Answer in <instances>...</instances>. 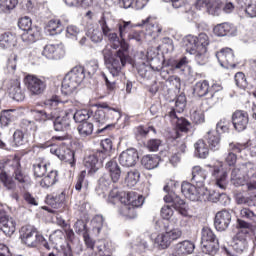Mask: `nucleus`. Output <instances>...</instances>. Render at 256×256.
I'll use <instances>...</instances> for the list:
<instances>
[{"label": "nucleus", "instance_id": "f257e3e1", "mask_svg": "<svg viewBox=\"0 0 256 256\" xmlns=\"http://www.w3.org/2000/svg\"><path fill=\"white\" fill-rule=\"evenodd\" d=\"M65 103H71L69 100L61 101L59 100V97L54 96L52 98L47 99L44 104L48 109H51L52 111L47 110H33V116L36 121H39V123H45V121H53L54 125V131H62L65 133V131H69L71 129V120L73 119V109H68L65 112L64 116H58L57 112H55V109L59 107V105H65Z\"/></svg>", "mask_w": 256, "mask_h": 256}, {"label": "nucleus", "instance_id": "f03ea898", "mask_svg": "<svg viewBox=\"0 0 256 256\" xmlns=\"http://www.w3.org/2000/svg\"><path fill=\"white\" fill-rule=\"evenodd\" d=\"M100 27L103 31L104 37L111 44L112 49H123L124 53L129 51V44L125 40V35L133 29V24L131 21H123L118 24L119 35L117 34V29L115 28V20L107 18L105 15L99 21Z\"/></svg>", "mask_w": 256, "mask_h": 256}, {"label": "nucleus", "instance_id": "7ed1b4c3", "mask_svg": "<svg viewBox=\"0 0 256 256\" xmlns=\"http://www.w3.org/2000/svg\"><path fill=\"white\" fill-rule=\"evenodd\" d=\"M109 203L115 205L116 201H120L122 206L119 209L120 215L126 217L127 219H135L137 217V211L145 203V198L134 191L129 192H119L117 189H113L108 197Z\"/></svg>", "mask_w": 256, "mask_h": 256}, {"label": "nucleus", "instance_id": "20e7f679", "mask_svg": "<svg viewBox=\"0 0 256 256\" xmlns=\"http://www.w3.org/2000/svg\"><path fill=\"white\" fill-rule=\"evenodd\" d=\"M102 55L104 57V62L106 68L112 77H119V73H121V67H125L127 61H129V50H123V48H119L113 56V52L110 48H104L102 50Z\"/></svg>", "mask_w": 256, "mask_h": 256}, {"label": "nucleus", "instance_id": "39448f33", "mask_svg": "<svg viewBox=\"0 0 256 256\" xmlns=\"http://www.w3.org/2000/svg\"><path fill=\"white\" fill-rule=\"evenodd\" d=\"M254 179H256V166L250 162L240 164L232 170L231 183L235 187H241Z\"/></svg>", "mask_w": 256, "mask_h": 256}, {"label": "nucleus", "instance_id": "423d86ee", "mask_svg": "<svg viewBox=\"0 0 256 256\" xmlns=\"http://www.w3.org/2000/svg\"><path fill=\"white\" fill-rule=\"evenodd\" d=\"M86 78L85 68L82 66L74 67L66 74L62 81V93L64 95H71L75 93L77 87L83 83Z\"/></svg>", "mask_w": 256, "mask_h": 256}, {"label": "nucleus", "instance_id": "0eeeda50", "mask_svg": "<svg viewBox=\"0 0 256 256\" xmlns=\"http://www.w3.org/2000/svg\"><path fill=\"white\" fill-rule=\"evenodd\" d=\"M20 239L26 247L35 248L40 243L44 249L51 251V245H49L47 239L43 235H40L33 226H23L20 230Z\"/></svg>", "mask_w": 256, "mask_h": 256}, {"label": "nucleus", "instance_id": "6e6552de", "mask_svg": "<svg viewBox=\"0 0 256 256\" xmlns=\"http://www.w3.org/2000/svg\"><path fill=\"white\" fill-rule=\"evenodd\" d=\"M186 105L187 98L185 95L181 94L176 98L175 108H172L168 113V117L171 118L172 123L176 124V129L182 133H187L191 127V123L187 119L177 116V113H183V111H185Z\"/></svg>", "mask_w": 256, "mask_h": 256}, {"label": "nucleus", "instance_id": "1a4fd4ad", "mask_svg": "<svg viewBox=\"0 0 256 256\" xmlns=\"http://www.w3.org/2000/svg\"><path fill=\"white\" fill-rule=\"evenodd\" d=\"M201 245L202 251L203 253H206V255H217V252L219 251V240L211 228H202Z\"/></svg>", "mask_w": 256, "mask_h": 256}, {"label": "nucleus", "instance_id": "9d476101", "mask_svg": "<svg viewBox=\"0 0 256 256\" xmlns=\"http://www.w3.org/2000/svg\"><path fill=\"white\" fill-rule=\"evenodd\" d=\"M175 185L174 181H170L166 186H164V191L166 193H169L164 197L165 203H172L173 209L178 211L182 215V217H188L189 212L187 211V204L181 197L173 194V190L171 189V186Z\"/></svg>", "mask_w": 256, "mask_h": 256}, {"label": "nucleus", "instance_id": "9b49d317", "mask_svg": "<svg viewBox=\"0 0 256 256\" xmlns=\"http://www.w3.org/2000/svg\"><path fill=\"white\" fill-rule=\"evenodd\" d=\"M24 84L32 95H43L47 89V79L28 74L24 78Z\"/></svg>", "mask_w": 256, "mask_h": 256}, {"label": "nucleus", "instance_id": "f8f14e48", "mask_svg": "<svg viewBox=\"0 0 256 256\" xmlns=\"http://www.w3.org/2000/svg\"><path fill=\"white\" fill-rule=\"evenodd\" d=\"M121 112L109 107L107 103L99 104V109L94 113L93 119L98 125H105L108 119H119Z\"/></svg>", "mask_w": 256, "mask_h": 256}, {"label": "nucleus", "instance_id": "ddd939ff", "mask_svg": "<svg viewBox=\"0 0 256 256\" xmlns=\"http://www.w3.org/2000/svg\"><path fill=\"white\" fill-rule=\"evenodd\" d=\"M181 191L186 199L190 201H201L205 199V188L195 186L189 182L184 181L181 185Z\"/></svg>", "mask_w": 256, "mask_h": 256}, {"label": "nucleus", "instance_id": "4468645a", "mask_svg": "<svg viewBox=\"0 0 256 256\" xmlns=\"http://www.w3.org/2000/svg\"><path fill=\"white\" fill-rule=\"evenodd\" d=\"M9 161H11V158L0 160V181L7 191H15L17 189V184H15V181L7 175V173H11V165H9Z\"/></svg>", "mask_w": 256, "mask_h": 256}, {"label": "nucleus", "instance_id": "2eb2a0df", "mask_svg": "<svg viewBox=\"0 0 256 256\" xmlns=\"http://www.w3.org/2000/svg\"><path fill=\"white\" fill-rule=\"evenodd\" d=\"M248 236L249 230H240L233 237L232 249L238 255H243V253H247V251H249V242L247 241Z\"/></svg>", "mask_w": 256, "mask_h": 256}, {"label": "nucleus", "instance_id": "dca6fc26", "mask_svg": "<svg viewBox=\"0 0 256 256\" xmlns=\"http://www.w3.org/2000/svg\"><path fill=\"white\" fill-rule=\"evenodd\" d=\"M216 58L218 63L224 69H235L237 67V62H235V52L231 48H222L216 53Z\"/></svg>", "mask_w": 256, "mask_h": 256}, {"label": "nucleus", "instance_id": "f3484780", "mask_svg": "<svg viewBox=\"0 0 256 256\" xmlns=\"http://www.w3.org/2000/svg\"><path fill=\"white\" fill-rule=\"evenodd\" d=\"M42 55L43 57H46V59L57 61L65 57V48L63 47L62 43L47 44L42 51Z\"/></svg>", "mask_w": 256, "mask_h": 256}, {"label": "nucleus", "instance_id": "a211bd4d", "mask_svg": "<svg viewBox=\"0 0 256 256\" xmlns=\"http://www.w3.org/2000/svg\"><path fill=\"white\" fill-rule=\"evenodd\" d=\"M17 227V223L13 217L7 215V212L4 210H0V231L11 237L13 233H15V229Z\"/></svg>", "mask_w": 256, "mask_h": 256}, {"label": "nucleus", "instance_id": "6ab92c4d", "mask_svg": "<svg viewBox=\"0 0 256 256\" xmlns=\"http://www.w3.org/2000/svg\"><path fill=\"white\" fill-rule=\"evenodd\" d=\"M137 161H139V153L135 148L125 150L119 156V163L122 167H135Z\"/></svg>", "mask_w": 256, "mask_h": 256}, {"label": "nucleus", "instance_id": "aec40b11", "mask_svg": "<svg viewBox=\"0 0 256 256\" xmlns=\"http://www.w3.org/2000/svg\"><path fill=\"white\" fill-rule=\"evenodd\" d=\"M232 123L236 131H245L249 125V114L245 111L237 110L232 114Z\"/></svg>", "mask_w": 256, "mask_h": 256}, {"label": "nucleus", "instance_id": "412c9836", "mask_svg": "<svg viewBox=\"0 0 256 256\" xmlns=\"http://www.w3.org/2000/svg\"><path fill=\"white\" fill-rule=\"evenodd\" d=\"M231 225V213L227 210H222L216 213L214 226L217 231H227Z\"/></svg>", "mask_w": 256, "mask_h": 256}, {"label": "nucleus", "instance_id": "4be33fe9", "mask_svg": "<svg viewBox=\"0 0 256 256\" xmlns=\"http://www.w3.org/2000/svg\"><path fill=\"white\" fill-rule=\"evenodd\" d=\"M8 93L14 101L25 100V90L21 88V81L19 79L10 80L8 83Z\"/></svg>", "mask_w": 256, "mask_h": 256}, {"label": "nucleus", "instance_id": "5701e85b", "mask_svg": "<svg viewBox=\"0 0 256 256\" xmlns=\"http://www.w3.org/2000/svg\"><path fill=\"white\" fill-rule=\"evenodd\" d=\"M106 171H108L111 181L113 183H118L121 179V166L117 163V160L112 159L106 163Z\"/></svg>", "mask_w": 256, "mask_h": 256}, {"label": "nucleus", "instance_id": "b1692460", "mask_svg": "<svg viewBox=\"0 0 256 256\" xmlns=\"http://www.w3.org/2000/svg\"><path fill=\"white\" fill-rule=\"evenodd\" d=\"M205 179H207V170L200 166H195L192 169V181L197 187L205 189Z\"/></svg>", "mask_w": 256, "mask_h": 256}, {"label": "nucleus", "instance_id": "393cba45", "mask_svg": "<svg viewBox=\"0 0 256 256\" xmlns=\"http://www.w3.org/2000/svg\"><path fill=\"white\" fill-rule=\"evenodd\" d=\"M210 171H212V175L214 176L216 185L219 189H227V172L221 170V168L217 166L210 167Z\"/></svg>", "mask_w": 256, "mask_h": 256}, {"label": "nucleus", "instance_id": "a878e982", "mask_svg": "<svg viewBox=\"0 0 256 256\" xmlns=\"http://www.w3.org/2000/svg\"><path fill=\"white\" fill-rule=\"evenodd\" d=\"M232 151L235 153H248L250 157H256V143L253 141H248L244 144H234Z\"/></svg>", "mask_w": 256, "mask_h": 256}, {"label": "nucleus", "instance_id": "bb28decb", "mask_svg": "<svg viewBox=\"0 0 256 256\" xmlns=\"http://www.w3.org/2000/svg\"><path fill=\"white\" fill-rule=\"evenodd\" d=\"M205 140L208 143L211 151H219L221 147V135L217 131L210 130L205 135Z\"/></svg>", "mask_w": 256, "mask_h": 256}, {"label": "nucleus", "instance_id": "cd10ccee", "mask_svg": "<svg viewBox=\"0 0 256 256\" xmlns=\"http://www.w3.org/2000/svg\"><path fill=\"white\" fill-rule=\"evenodd\" d=\"M174 249L177 250L180 256L191 255L195 251V244L189 240H185L177 243Z\"/></svg>", "mask_w": 256, "mask_h": 256}, {"label": "nucleus", "instance_id": "c85d7f7f", "mask_svg": "<svg viewBox=\"0 0 256 256\" xmlns=\"http://www.w3.org/2000/svg\"><path fill=\"white\" fill-rule=\"evenodd\" d=\"M17 45V37L11 32H4L0 35L1 49H11Z\"/></svg>", "mask_w": 256, "mask_h": 256}, {"label": "nucleus", "instance_id": "c756f323", "mask_svg": "<svg viewBox=\"0 0 256 256\" xmlns=\"http://www.w3.org/2000/svg\"><path fill=\"white\" fill-rule=\"evenodd\" d=\"M176 150L177 153H174L170 157V163L173 167H176L177 164L181 163V153H185V151H187V145L184 140L177 141Z\"/></svg>", "mask_w": 256, "mask_h": 256}, {"label": "nucleus", "instance_id": "7c9ffc66", "mask_svg": "<svg viewBox=\"0 0 256 256\" xmlns=\"http://www.w3.org/2000/svg\"><path fill=\"white\" fill-rule=\"evenodd\" d=\"M51 164L45 162L43 159L39 158L33 164V173L35 177H44L45 173L49 171Z\"/></svg>", "mask_w": 256, "mask_h": 256}, {"label": "nucleus", "instance_id": "2f4dec72", "mask_svg": "<svg viewBox=\"0 0 256 256\" xmlns=\"http://www.w3.org/2000/svg\"><path fill=\"white\" fill-rule=\"evenodd\" d=\"M184 46L187 53L190 55H195L199 50V44L197 43V36L188 35L184 39Z\"/></svg>", "mask_w": 256, "mask_h": 256}, {"label": "nucleus", "instance_id": "473e14b6", "mask_svg": "<svg viewBox=\"0 0 256 256\" xmlns=\"http://www.w3.org/2000/svg\"><path fill=\"white\" fill-rule=\"evenodd\" d=\"M15 121V110H2L0 112V125L1 127H9Z\"/></svg>", "mask_w": 256, "mask_h": 256}, {"label": "nucleus", "instance_id": "72a5a7b5", "mask_svg": "<svg viewBox=\"0 0 256 256\" xmlns=\"http://www.w3.org/2000/svg\"><path fill=\"white\" fill-rule=\"evenodd\" d=\"M39 35H41V33L37 28L24 30V33L21 35V40L23 43H26V45H29L31 43H35V41L39 39Z\"/></svg>", "mask_w": 256, "mask_h": 256}, {"label": "nucleus", "instance_id": "f704fd0d", "mask_svg": "<svg viewBox=\"0 0 256 256\" xmlns=\"http://www.w3.org/2000/svg\"><path fill=\"white\" fill-rule=\"evenodd\" d=\"M85 167L90 169L88 171L90 175H94V173L98 171V169L101 167V162H99L96 154H92L85 159Z\"/></svg>", "mask_w": 256, "mask_h": 256}, {"label": "nucleus", "instance_id": "c9c22d12", "mask_svg": "<svg viewBox=\"0 0 256 256\" xmlns=\"http://www.w3.org/2000/svg\"><path fill=\"white\" fill-rule=\"evenodd\" d=\"M58 173L57 170H50L48 174L40 181L41 187L44 189H49L57 183Z\"/></svg>", "mask_w": 256, "mask_h": 256}, {"label": "nucleus", "instance_id": "e433bc0d", "mask_svg": "<svg viewBox=\"0 0 256 256\" xmlns=\"http://www.w3.org/2000/svg\"><path fill=\"white\" fill-rule=\"evenodd\" d=\"M150 19L151 17H148L145 20H143L142 25H145L148 35H151L153 37H159V33L163 31V27H161L159 24L150 23Z\"/></svg>", "mask_w": 256, "mask_h": 256}, {"label": "nucleus", "instance_id": "4c0bfd02", "mask_svg": "<svg viewBox=\"0 0 256 256\" xmlns=\"http://www.w3.org/2000/svg\"><path fill=\"white\" fill-rule=\"evenodd\" d=\"M141 163L145 169L151 171V169H157V167H159V157L155 155H145L142 157Z\"/></svg>", "mask_w": 256, "mask_h": 256}, {"label": "nucleus", "instance_id": "58836bf2", "mask_svg": "<svg viewBox=\"0 0 256 256\" xmlns=\"http://www.w3.org/2000/svg\"><path fill=\"white\" fill-rule=\"evenodd\" d=\"M87 37L91 39L93 43H101L103 41V37H105V34H103V30L101 32V29L97 26L90 27L86 32Z\"/></svg>", "mask_w": 256, "mask_h": 256}, {"label": "nucleus", "instance_id": "ea45409f", "mask_svg": "<svg viewBox=\"0 0 256 256\" xmlns=\"http://www.w3.org/2000/svg\"><path fill=\"white\" fill-rule=\"evenodd\" d=\"M195 155L199 157V159H207L209 157V147L205 144V141L198 140L195 144Z\"/></svg>", "mask_w": 256, "mask_h": 256}, {"label": "nucleus", "instance_id": "a19ab883", "mask_svg": "<svg viewBox=\"0 0 256 256\" xmlns=\"http://www.w3.org/2000/svg\"><path fill=\"white\" fill-rule=\"evenodd\" d=\"M233 25L230 23H221L214 27V33L218 37H225V35H233Z\"/></svg>", "mask_w": 256, "mask_h": 256}, {"label": "nucleus", "instance_id": "79ce46f5", "mask_svg": "<svg viewBox=\"0 0 256 256\" xmlns=\"http://www.w3.org/2000/svg\"><path fill=\"white\" fill-rule=\"evenodd\" d=\"M194 93L198 97H205V95H209V81L201 80L197 82L194 86Z\"/></svg>", "mask_w": 256, "mask_h": 256}, {"label": "nucleus", "instance_id": "37998d69", "mask_svg": "<svg viewBox=\"0 0 256 256\" xmlns=\"http://www.w3.org/2000/svg\"><path fill=\"white\" fill-rule=\"evenodd\" d=\"M46 31L49 35H60L63 33V25L59 20H50L46 26Z\"/></svg>", "mask_w": 256, "mask_h": 256}, {"label": "nucleus", "instance_id": "c03bdc74", "mask_svg": "<svg viewBox=\"0 0 256 256\" xmlns=\"http://www.w3.org/2000/svg\"><path fill=\"white\" fill-rule=\"evenodd\" d=\"M226 197L225 193L217 192L215 190L207 191L205 188L204 199L200 201H211V203H217Z\"/></svg>", "mask_w": 256, "mask_h": 256}, {"label": "nucleus", "instance_id": "a18cd8bd", "mask_svg": "<svg viewBox=\"0 0 256 256\" xmlns=\"http://www.w3.org/2000/svg\"><path fill=\"white\" fill-rule=\"evenodd\" d=\"M17 5H19V0H0V11L9 15Z\"/></svg>", "mask_w": 256, "mask_h": 256}, {"label": "nucleus", "instance_id": "49530a36", "mask_svg": "<svg viewBox=\"0 0 256 256\" xmlns=\"http://www.w3.org/2000/svg\"><path fill=\"white\" fill-rule=\"evenodd\" d=\"M190 119L195 125H201V123H205V114L201 108H192L190 111Z\"/></svg>", "mask_w": 256, "mask_h": 256}, {"label": "nucleus", "instance_id": "de8ad7c7", "mask_svg": "<svg viewBox=\"0 0 256 256\" xmlns=\"http://www.w3.org/2000/svg\"><path fill=\"white\" fill-rule=\"evenodd\" d=\"M165 233L168 235V239L173 243V241H177V239L181 238L183 232L179 228H174L173 225L165 226Z\"/></svg>", "mask_w": 256, "mask_h": 256}, {"label": "nucleus", "instance_id": "09e8293b", "mask_svg": "<svg viewBox=\"0 0 256 256\" xmlns=\"http://www.w3.org/2000/svg\"><path fill=\"white\" fill-rule=\"evenodd\" d=\"M50 243L55 247L58 245L61 247L63 245V241H65V234L61 230H55L49 237Z\"/></svg>", "mask_w": 256, "mask_h": 256}, {"label": "nucleus", "instance_id": "8fccbe9b", "mask_svg": "<svg viewBox=\"0 0 256 256\" xmlns=\"http://www.w3.org/2000/svg\"><path fill=\"white\" fill-rule=\"evenodd\" d=\"M90 117L91 114L87 109L78 110L75 113L72 109V119H74L76 123H86L85 121H87V119H89Z\"/></svg>", "mask_w": 256, "mask_h": 256}, {"label": "nucleus", "instance_id": "3c124183", "mask_svg": "<svg viewBox=\"0 0 256 256\" xmlns=\"http://www.w3.org/2000/svg\"><path fill=\"white\" fill-rule=\"evenodd\" d=\"M141 174L137 170H130L127 173L125 182L127 183L128 187H135L137 183H139V179Z\"/></svg>", "mask_w": 256, "mask_h": 256}, {"label": "nucleus", "instance_id": "603ef678", "mask_svg": "<svg viewBox=\"0 0 256 256\" xmlns=\"http://www.w3.org/2000/svg\"><path fill=\"white\" fill-rule=\"evenodd\" d=\"M103 223H105V219H103L102 215L94 216L91 221V226L95 235H99V233H101V229H103Z\"/></svg>", "mask_w": 256, "mask_h": 256}, {"label": "nucleus", "instance_id": "864d4df0", "mask_svg": "<svg viewBox=\"0 0 256 256\" xmlns=\"http://www.w3.org/2000/svg\"><path fill=\"white\" fill-rule=\"evenodd\" d=\"M86 176L87 171L83 170L80 172L75 185L76 191H81V189H89V181L85 179Z\"/></svg>", "mask_w": 256, "mask_h": 256}, {"label": "nucleus", "instance_id": "5fc2aeb1", "mask_svg": "<svg viewBox=\"0 0 256 256\" xmlns=\"http://www.w3.org/2000/svg\"><path fill=\"white\" fill-rule=\"evenodd\" d=\"M78 132L81 137H89L93 134V123L91 122H82L78 126Z\"/></svg>", "mask_w": 256, "mask_h": 256}, {"label": "nucleus", "instance_id": "6e6d98bb", "mask_svg": "<svg viewBox=\"0 0 256 256\" xmlns=\"http://www.w3.org/2000/svg\"><path fill=\"white\" fill-rule=\"evenodd\" d=\"M154 243H156V245H158L162 249H167V247L171 245V240L165 232L162 234H158L157 237L154 238Z\"/></svg>", "mask_w": 256, "mask_h": 256}, {"label": "nucleus", "instance_id": "4d7b16f0", "mask_svg": "<svg viewBox=\"0 0 256 256\" xmlns=\"http://www.w3.org/2000/svg\"><path fill=\"white\" fill-rule=\"evenodd\" d=\"M83 69L86 77L91 79V77H93V75L97 73V69H99V64H97L95 61H90L85 65V67H83Z\"/></svg>", "mask_w": 256, "mask_h": 256}, {"label": "nucleus", "instance_id": "13d9d810", "mask_svg": "<svg viewBox=\"0 0 256 256\" xmlns=\"http://www.w3.org/2000/svg\"><path fill=\"white\" fill-rule=\"evenodd\" d=\"M194 55L198 65H205V63H207V48L196 50Z\"/></svg>", "mask_w": 256, "mask_h": 256}, {"label": "nucleus", "instance_id": "bf43d9fd", "mask_svg": "<svg viewBox=\"0 0 256 256\" xmlns=\"http://www.w3.org/2000/svg\"><path fill=\"white\" fill-rule=\"evenodd\" d=\"M102 77L105 79V83H106V87L108 89V91H115V89H117V84L115 83V77L117 76H113L111 75V72H109V74H102Z\"/></svg>", "mask_w": 256, "mask_h": 256}, {"label": "nucleus", "instance_id": "052dcab7", "mask_svg": "<svg viewBox=\"0 0 256 256\" xmlns=\"http://www.w3.org/2000/svg\"><path fill=\"white\" fill-rule=\"evenodd\" d=\"M32 25H33V22L31 21V18H29L28 16H24L20 18L18 21V27L22 31H31V29H33L31 27Z\"/></svg>", "mask_w": 256, "mask_h": 256}, {"label": "nucleus", "instance_id": "680f3d73", "mask_svg": "<svg viewBox=\"0 0 256 256\" xmlns=\"http://www.w3.org/2000/svg\"><path fill=\"white\" fill-rule=\"evenodd\" d=\"M233 145L235 144H230L231 151L228 152L225 156V162L227 163V165H229V167H233V165L237 163V154L235 153H241L233 151Z\"/></svg>", "mask_w": 256, "mask_h": 256}, {"label": "nucleus", "instance_id": "e2e57ef3", "mask_svg": "<svg viewBox=\"0 0 256 256\" xmlns=\"http://www.w3.org/2000/svg\"><path fill=\"white\" fill-rule=\"evenodd\" d=\"M240 217H242V219H248V221H252L253 223H256V214L249 208L241 209Z\"/></svg>", "mask_w": 256, "mask_h": 256}, {"label": "nucleus", "instance_id": "0e129e2a", "mask_svg": "<svg viewBox=\"0 0 256 256\" xmlns=\"http://www.w3.org/2000/svg\"><path fill=\"white\" fill-rule=\"evenodd\" d=\"M14 145L16 147H21V145H25V134L21 130H16L13 134Z\"/></svg>", "mask_w": 256, "mask_h": 256}, {"label": "nucleus", "instance_id": "69168bd1", "mask_svg": "<svg viewBox=\"0 0 256 256\" xmlns=\"http://www.w3.org/2000/svg\"><path fill=\"white\" fill-rule=\"evenodd\" d=\"M234 79L239 89H245L247 87V79L245 78V74H243V72L236 73Z\"/></svg>", "mask_w": 256, "mask_h": 256}, {"label": "nucleus", "instance_id": "338daca9", "mask_svg": "<svg viewBox=\"0 0 256 256\" xmlns=\"http://www.w3.org/2000/svg\"><path fill=\"white\" fill-rule=\"evenodd\" d=\"M198 49H207L209 47V36L205 33H200L197 37Z\"/></svg>", "mask_w": 256, "mask_h": 256}, {"label": "nucleus", "instance_id": "774afa93", "mask_svg": "<svg viewBox=\"0 0 256 256\" xmlns=\"http://www.w3.org/2000/svg\"><path fill=\"white\" fill-rule=\"evenodd\" d=\"M62 161H65V163H69L70 167H73L75 165V152L71 150H67L60 158Z\"/></svg>", "mask_w": 256, "mask_h": 256}]
</instances>
